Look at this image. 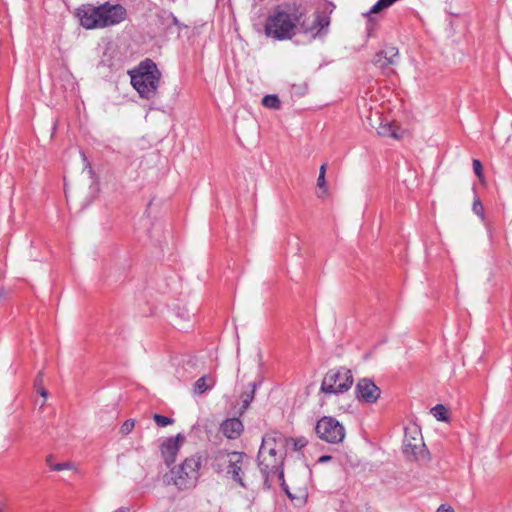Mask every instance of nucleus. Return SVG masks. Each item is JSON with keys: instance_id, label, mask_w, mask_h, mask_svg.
<instances>
[{"instance_id": "nucleus-1", "label": "nucleus", "mask_w": 512, "mask_h": 512, "mask_svg": "<svg viewBox=\"0 0 512 512\" xmlns=\"http://www.w3.org/2000/svg\"><path fill=\"white\" fill-rule=\"evenodd\" d=\"M301 18L302 11L298 8L278 6L266 19L265 34L279 41L292 39L298 33V22Z\"/></svg>"}, {"instance_id": "nucleus-2", "label": "nucleus", "mask_w": 512, "mask_h": 512, "mask_svg": "<svg viewBox=\"0 0 512 512\" xmlns=\"http://www.w3.org/2000/svg\"><path fill=\"white\" fill-rule=\"evenodd\" d=\"M283 440L284 436L278 432L266 433L262 438L257 459L258 466L266 478L275 474H278L280 478L283 477L281 470L283 453L279 449L283 447Z\"/></svg>"}, {"instance_id": "nucleus-3", "label": "nucleus", "mask_w": 512, "mask_h": 512, "mask_svg": "<svg viewBox=\"0 0 512 512\" xmlns=\"http://www.w3.org/2000/svg\"><path fill=\"white\" fill-rule=\"evenodd\" d=\"M202 464V457L198 454L187 457L163 476V483L175 486L178 491L192 490L200 479Z\"/></svg>"}, {"instance_id": "nucleus-4", "label": "nucleus", "mask_w": 512, "mask_h": 512, "mask_svg": "<svg viewBox=\"0 0 512 512\" xmlns=\"http://www.w3.org/2000/svg\"><path fill=\"white\" fill-rule=\"evenodd\" d=\"M129 74L131 84L141 98L152 99L156 96L161 72L152 60L145 59Z\"/></svg>"}, {"instance_id": "nucleus-5", "label": "nucleus", "mask_w": 512, "mask_h": 512, "mask_svg": "<svg viewBox=\"0 0 512 512\" xmlns=\"http://www.w3.org/2000/svg\"><path fill=\"white\" fill-rule=\"evenodd\" d=\"M352 372L344 367L329 370L323 377L320 392L337 395L347 392L353 385Z\"/></svg>"}, {"instance_id": "nucleus-6", "label": "nucleus", "mask_w": 512, "mask_h": 512, "mask_svg": "<svg viewBox=\"0 0 512 512\" xmlns=\"http://www.w3.org/2000/svg\"><path fill=\"white\" fill-rule=\"evenodd\" d=\"M403 453L407 458L417 461H426L429 459V452L426 449L422 434L418 428L413 427L405 430Z\"/></svg>"}, {"instance_id": "nucleus-7", "label": "nucleus", "mask_w": 512, "mask_h": 512, "mask_svg": "<svg viewBox=\"0 0 512 512\" xmlns=\"http://www.w3.org/2000/svg\"><path fill=\"white\" fill-rule=\"evenodd\" d=\"M316 435L331 444L341 443L345 438L343 425L333 417L324 416L315 425Z\"/></svg>"}, {"instance_id": "nucleus-8", "label": "nucleus", "mask_w": 512, "mask_h": 512, "mask_svg": "<svg viewBox=\"0 0 512 512\" xmlns=\"http://www.w3.org/2000/svg\"><path fill=\"white\" fill-rule=\"evenodd\" d=\"M102 28L116 26L127 18V10L118 3L105 2L100 5Z\"/></svg>"}, {"instance_id": "nucleus-9", "label": "nucleus", "mask_w": 512, "mask_h": 512, "mask_svg": "<svg viewBox=\"0 0 512 512\" xmlns=\"http://www.w3.org/2000/svg\"><path fill=\"white\" fill-rule=\"evenodd\" d=\"M329 24L330 20L324 14L315 13L312 17H306L302 13V18L300 22H298V32L315 38L320 35L321 31L327 28Z\"/></svg>"}, {"instance_id": "nucleus-10", "label": "nucleus", "mask_w": 512, "mask_h": 512, "mask_svg": "<svg viewBox=\"0 0 512 512\" xmlns=\"http://www.w3.org/2000/svg\"><path fill=\"white\" fill-rule=\"evenodd\" d=\"M76 15L85 29H102L100 5H82L77 9Z\"/></svg>"}, {"instance_id": "nucleus-11", "label": "nucleus", "mask_w": 512, "mask_h": 512, "mask_svg": "<svg viewBox=\"0 0 512 512\" xmlns=\"http://www.w3.org/2000/svg\"><path fill=\"white\" fill-rule=\"evenodd\" d=\"M219 457L225 464H227V473L231 475L233 480L238 482L242 487H245L242 478V469L246 455L242 452H230L223 453Z\"/></svg>"}, {"instance_id": "nucleus-12", "label": "nucleus", "mask_w": 512, "mask_h": 512, "mask_svg": "<svg viewBox=\"0 0 512 512\" xmlns=\"http://www.w3.org/2000/svg\"><path fill=\"white\" fill-rule=\"evenodd\" d=\"M380 394V389L368 378L360 379L356 385V396L363 402L375 403L380 397Z\"/></svg>"}, {"instance_id": "nucleus-13", "label": "nucleus", "mask_w": 512, "mask_h": 512, "mask_svg": "<svg viewBox=\"0 0 512 512\" xmlns=\"http://www.w3.org/2000/svg\"><path fill=\"white\" fill-rule=\"evenodd\" d=\"M184 441V436L181 434L176 435L175 437L167 438L161 444V454L164 459L166 465L170 466L176 460V456L179 452L180 446Z\"/></svg>"}, {"instance_id": "nucleus-14", "label": "nucleus", "mask_w": 512, "mask_h": 512, "mask_svg": "<svg viewBox=\"0 0 512 512\" xmlns=\"http://www.w3.org/2000/svg\"><path fill=\"white\" fill-rule=\"evenodd\" d=\"M377 119L374 121L372 116L367 117L369 125L374 128L378 135L382 137H391L398 139L400 136L397 133V129L394 128L388 120H383L378 113H375Z\"/></svg>"}, {"instance_id": "nucleus-15", "label": "nucleus", "mask_w": 512, "mask_h": 512, "mask_svg": "<svg viewBox=\"0 0 512 512\" xmlns=\"http://www.w3.org/2000/svg\"><path fill=\"white\" fill-rule=\"evenodd\" d=\"M398 56V49L394 46H388L375 55L374 64L381 69H385L390 65H395L397 63Z\"/></svg>"}, {"instance_id": "nucleus-16", "label": "nucleus", "mask_w": 512, "mask_h": 512, "mask_svg": "<svg viewBox=\"0 0 512 512\" xmlns=\"http://www.w3.org/2000/svg\"><path fill=\"white\" fill-rule=\"evenodd\" d=\"M243 424L238 418H230L226 419L221 424V432L224 436H226L228 439H236L238 438L242 431H243Z\"/></svg>"}, {"instance_id": "nucleus-17", "label": "nucleus", "mask_w": 512, "mask_h": 512, "mask_svg": "<svg viewBox=\"0 0 512 512\" xmlns=\"http://www.w3.org/2000/svg\"><path fill=\"white\" fill-rule=\"evenodd\" d=\"M215 385V378L211 375H203L200 377L193 386V393L195 395H202L206 391L212 389Z\"/></svg>"}, {"instance_id": "nucleus-18", "label": "nucleus", "mask_w": 512, "mask_h": 512, "mask_svg": "<svg viewBox=\"0 0 512 512\" xmlns=\"http://www.w3.org/2000/svg\"><path fill=\"white\" fill-rule=\"evenodd\" d=\"M250 390L245 391L241 394V408H240V414L244 413L250 406L251 402L254 399L258 384L253 382L249 384Z\"/></svg>"}, {"instance_id": "nucleus-19", "label": "nucleus", "mask_w": 512, "mask_h": 512, "mask_svg": "<svg viewBox=\"0 0 512 512\" xmlns=\"http://www.w3.org/2000/svg\"><path fill=\"white\" fill-rule=\"evenodd\" d=\"M308 441L305 437H299V438H285L283 440V446H289L292 445L293 449L295 451H298L302 448H304L307 445Z\"/></svg>"}, {"instance_id": "nucleus-20", "label": "nucleus", "mask_w": 512, "mask_h": 512, "mask_svg": "<svg viewBox=\"0 0 512 512\" xmlns=\"http://www.w3.org/2000/svg\"><path fill=\"white\" fill-rule=\"evenodd\" d=\"M431 414L439 421H447V409L444 405L438 404L431 409Z\"/></svg>"}, {"instance_id": "nucleus-21", "label": "nucleus", "mask_w": 512, "mask_h": 512, "mask_svg": "<svg viewBox=\"0 0 512 512\" xmlns=\"http://www.w3.org/2000/svg\"><path fill=\"white\" fill-rule=\"evenodd\" d=\"M262 104L270 109H279L280 108V100L276 95H266L262 99Z\"/></svg>"}, {"instance_id": "nucleus-22", "label": "nucleus", "mask_w": 512, "mask_h": 512, "mask_svg": "<svg viewBox=\"0 0 512 512\" xmlns=\"http://www.w3.org/2000/svg\"><path fill=\"white\" fill-rule=\"evenodd\" d=\"M80 156L82 158V161H83V170H82V174H85L87 175L90 179L93 178V175H94V172H93V169L85 155L84 152L80 151Z\"/></svg>"}, {"instance_id": "nucleus-23", "label": "nucleus", "mask_w": 512, "mask_h": 512, "mask_svg": "<svg viewBox=\"0 0 512 512\" xmlns=\"http://www.w3.org/2000/svg\"><path fill=\"white\" fill-rule=\"evenodd\" d=\"M317 187L319 189V192L317 193V196L319 198L324 197L327 194V186H326L325 176L318 175Z\"/></svg>"}, {"instance_id": "nucleus-24", "label": "nucleus", "mask_w": 512, "mask_h": 512, "mask_svg": "<svg viewBox=\"0 0 512 512\" xmlns=\"http://www.w3.org/2000/svg\"><path fill=\"white\" fill-rule=\"evenodd\" d=\"M153 419L156 422V424L160 427H165L173 423V419L159 414H154Z\"/></svg>"}, {"instance_id": "nucleus-25", "label": "nucleus", "mask_w": 512, "mask_h": 512, "mask_svg": "<svg viewBox=\"0 0 512 512\" xmlns=\"http://www.w3.org/2000/svg\"><path fill=\"white\" fill-rule=\"evenodd\" d=\"M51 469L53 471L74 470L76 469V466L73 462L67 461L63 463L54 464V466H51Z\"/></svg>"}, {"instance_id": "nucleus-26", "label": "nucleus", "mask_w": 512, "mask_h": 512, "mask_svg": "<svg viewBox=\"0 0 512 512\" xmlns=\"http://www.w3.org/2000/svg\"><path fill=\"white\" fill-rule=\"evenodd\" d=\"M135 427V421L133 419H128L126 420L121 428H120V433L123 434V435H127L129 434L130 432H132V430L134 429Z\"/></svg>"}, {"instance_id": "nucleus-27", "label": "nucleus", "mask_w": 512, "mask_h": 512, "mask_svg": "<svg viewBox=\"0 0 512 512\" xmlns=\"http://www.w3.org/2000/svg\"><path fill=\"white\" fill-rule=\"evenodd\" d=\"M472 209L476 215L480 216L481 219L484 220V207L478 198L474 199Z\"/></svg>"}, {"instance_id": "nucleus-28", "label": "nucleus", "mask_w": 512, "mask_h": 512, "mask_svg": "<svg viewBox=\"0 0 512 512\" xmlns=\"http://www.w3.org/2000/svg\"><path fill=\"white\" fill-rule=\"evenodd\" d=\"M473 170H474V173L477 175V177L479 179H481L483 177V171H482V164L479 160L477 159H474L473 160Z\"/></svg>"}, {"instance_id": "nucleus-29", "label": "nucleus", "mask_w": 512, "mask_h": 512, "mask_svg": "<svg viewBox=\"0 0 512 512\" xmlns=\"http://www.w3.org/2000/svg\"><path fill=\"white\" fill-rule=\"evenodd\" d=\"M437 512H454V509L448 504H441L438 507Z\"/></svg>"}, {"instance_id": "nucleus-30", "label": "nucleus", "mask_w": 512, "mask_h": 512, "mask_svg": "<svg viewBox=\"0 0 512 512\" xmlns=\"http://www.w3.org/2000/svg\"><path fill=\"white\" fill-rule=\"evenodd\" d=\"M42 381H43L42 372H40V373L37 375V378H36V380H35V386H36V388H40V387H41Z\"/></svg>"}, {"instance_id": "nucleus-31", "label": "nucleus", "mask_w": 512, "mask_h": 512, "mask_svg": "<svg viewBox=\"0 0 512 512\" xmlns=\"http://www.w3.org/2000/svg\"><path fill=\"white\" fill-rule=\"evenodd\" d=\"M37 392L43 397V398H47L48 396V392L46 389H44L43 387H40V388H37Z\"/></svg>"}, {"instance_id": "nucleus-32", "label": "nucleus", "mask_w": 512, "mask_h": 512, "mask_svg": "<svg viewBox=\"0 0 512 512\" xmlns=\"http://www.w3.org/2000/svg\"><path fill=\"white\" fill-rule=\"evenodd\" d=\"M319 175L325 176L326 175V164H322L319 169Z\"/></svg>"}, {"instance_id": "nucleus-33", "label": "nucleus", "mask_w": 512, "mask_h": 512, "mask_svg": "<svg viewBox=\"0 0 512 512\" xmlns=\"http://www.w3.org/2000/svg\"><path fill=\"white\" fill-rule=\"evenodd\" d=\"M331 459V456L329 455H323L319 458V461L320 462H326V461H329Z\"/></svg>"}, {"instance_id": "nucleus-34", "label": "nucleus", "mask_w": 512, "mask_h": 512, "mask_svg": "<svg viewBox=\"0 0 512 512\" xmlns=\"http://www.w3.org/2000/svg\"><path fill=\"white\" fill-rule=\"evenodd\" d=\"M52 459H53V456L52 455H49L47 458H46V463L51 467V466H54L52 464Z\"/></svg>"}, {"instance_id": "nucleus-35", "label": "nucleus", "mask_w": 512, "mask_h": 512, "mask_svg": "<svg viewBox=\"0 0 512 512\" xmlns=\"http://www.w3.org/2000/svg\"><path fill=\"white\" fill-rule=\"evenodd\" d=\"M255 357H256V359H257L259 362L261 361V359H262V354H261V351H260V350H257V351H256Z\"/></svg>"}, {"instance_id": "nucleus-36", "label": "nucleus", "mask_w": 512, "mask_h": 512, "mask_svg": "<svg viewBox=\"0 0 512 512\" xmlns=\"http://www.w3.org/2000/svg\"><path fill=\"white\" fill-rule=\"evenodd\" d=\"M64 192H65V197H66V199L68 200L69 195H68V187H67V184H66V183L64 184Z\"/></svg>"}, {"instance_id": "nucleus-37", "label": "nucleus", "mask_w": 512, "mask_h": 512, "mask_svg": "<svg viewBox=\"0 0 512 512\" xmlns=\"http://www.w3.org/2000/svg\"><path fill=\"white\" fill-rule=\"evenodd\" d=\"M176 325L178 326V328H179V329H185V328H186V326H185V325H181V324H179V323H176Z\"/></svg>"}, {"instance_id": "nucleus-38", "label": "nucleus", "mask_w": 512, "mask_h": 512, "mask_svg": "<svg viewBox=\"0 0 512 512\" xmlns=\"http://www.w3.org/2000/svg\"><path fill=\"white\" fill-rule=\"evenodd\" d=\"M3 294H4V289L0 288V298L3 296Z\"/></svg>"}, {"instance_id": "nucleus-39", "label": "nucleus", "mask_w": 512, "mask_h": 512, "mask_svg": "<svg viewBox=\"0 0 512 512\" xmlns=\"http://www.w3.org/2000/svg\"><path fill=\"white\" fill-rule=\"evenodd\" d=\"M0 512H4V510L0 507Z\"/></svg>"}]
</instances>
